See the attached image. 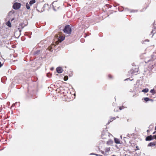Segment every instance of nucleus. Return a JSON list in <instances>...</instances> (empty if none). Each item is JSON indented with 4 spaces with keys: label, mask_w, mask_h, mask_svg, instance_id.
I'll list each match as a JSON object with an SVG mask.
<instances>
[{
    "label": "nucleus",
    "mask_w": 156,
    "mask_h": 156,
    "mask_svg": "<svg viewBox=\"0 0 156 156\" xmlns=\"http://www.w3.org/2000/svg\"><path fill=\"white\" fill-rule=\"evenodd\" d=\"M56 38H57L58 41L61 42L65 39V37L62 35V33L59 32L58 34H56L55 36Z\"/></svg>",
    "instance_id": "f257e3e1"
},
{
    "label": "nucleus",
    "mask_w": 156,
    "mask_h": 156,
    "mask_svg": "<svg viewBox=\"0 0 156 156\" xmlns=\"http://www.w3.org/2000/svg\"><path fill=\"white\" fill-rule=\"evenodd\" d=\"M155 143L154 142H151L148 145V146H152L155 145Z\"/></svg>",
    "instance_id": "9b49d317"
},
{
    "label": "nucleus",
    "mask_w": 156,
    "mask_h": 156,
    "mask_svg": "<svg viewBox=\"0 0 156 156\" xmlns=\"http://www.w3.org/2000/svg\"><path fill=\"white\" fill-rule=\"evenodd\" d=\"M21 6V4L20 3L16 2L13 5V8L15 9H19Z\"/></svg>",
    "instance_id": "20e7f679"
},
{
    "label": "nucleus",
    "mask_w": 156,
    "mask_h": 156,
    "mask_svg": "<svg viewBox=\"0 0 156 156\" xmlns=\"http://www.w3.org/2000/svg\"><path fill=\"white\" fill-rule=\"evenodd\" d=\"M6 24L9 27H11V23L9 21H8L6 23Z\"/></svg>",
    "instance_id": "f8f14e48"
},
{
    "label": "nucleus",
    "mask_w": 156,
    "mask_h": 156,
    "mask_svg": "<svg viewBox=\"0 0 156 156\" xmlns=\"http://www.w3.org/2000/svg\"><path fill=\"white\" fill-rule=\"evenodd\" d=\"M155 130H156V126L155 127Z\"/></svg>",
    "instance_id": "c85d7f7f"
},
{
    "label": "nucleus",
    "mask_w": 156,
    "mask_h": 156,
    "mask_svg": "<svg viewBox=\"0 0 156 156\" xmlns=\"http://www.w3.org/2000/svg\"><path fill=\"white\" fill-rule=\"evenodd\" d=\"M68 77L67 76H66L64 77V80L65 81L67 80L68 79Z\"/></svg>",
    "instance_id": "f3484780"
},
{
    "label": "nucleus",
    "mask_w": 156,
    "mask_h": 156,
    "mask_svg": "<svg viewBox=\"0 0 156 156\" xmlns=\"http://www.w3.org/2000/svg\"><path fill=\"white\" fill-rule=\"evenodd\" d=\"M130 72L131 73V74H133V73H134V72H133V69H131V70H130Z\"/></svg>",
    "instance_id": "412c9836"
},
{
    "label": "nucleus",
    "mask_w": 156,
    "mask_h": 156,
    "mask_svg": "<svg viewBox=\"0 0 156 156\" xmlns=\"http://www.w3.org/2000/svg\"><path fill=\"white\" fill-rule=\"evenodd\" d=\"M116 119V118L115 117H111L110 119V120L108 121V123H110V122H112L114 120H115Z\"/></svg>",
    "instance_id": "9d476101"
},
{
    "label": "nucleus",
    "mask_w": 156,
    "mask_h": 156,
    "mask_svg": "<svg viewBox=\"0 0 156 156\" xmlns=\"http://www.w3.org/2000/svg\"><path fill=\"white\" fill-rule=\"evenodd\" d=\"M152 139V136L151 135L147 136L145 140L146 141L151 140Z\"/></svg>",
    "instance_id": "6e6552de"
},
{
    "label": "nucleus",
    "mask_w": 156,
    "mask_h": 156,
    "mask_svg": "<svg viewBox=\"0 0 156 156\" xmlns=\"http://www.w3.org/2000/svg\"><path fill=\"white\" fill-rule=\"evenodd\" d=\"M109 133L107 131H103L101 134V137L103 139H106L107 138L108 136Z\"/></svg>",
    "instance_id": "7ed1b4c3"
},
{
    "label": "nucleus",
    "mask_w": 156,
    "mask_h": 156,
    "mask_svg": "<svg viewBox=\"0 0 156 156\" xmlns=\"http://www.w3.org/2000/svg\"><path fill=\"white\" fill-rule=\"evenodd\" d=\"M113 141L111 140H109L106 142V144L108 145H112L113 144Z\"/></svg>",
    "instance_id": "0eeeda50"
},
{
    "label": "nucleus",
    "mask_w": 156,
    "mask_h": 156,
    "mask_svg": "<svg viewBox=\"0 0 156 156\" xmlns=\"http://www.w3.org/2000/svg\"><path fill=\"white\" fill-rule=\"evenodd\" d=\"M56 71L57 73H60L62 72L63 70L61 67H59L56 68Z\"/></svg>",
    "instance_id": "39448f33"
},
{
    "label": "nucleus",
    "mask_w": 156,
    "mask_h": 156,
    "mask_svg": "<svg viewBox=\"0 0 156 156\" xmlns=\"http://www.w3.org/2000/svg\"><path fill=\"white\" fill-rule=\"evenodd\" d=\"M153 137H154V138L156 139V135H154L153 136Z\"/></svg>",
    "instance_id": "b1692460"
},
{
    "label": "nucleus",
    "mask_w": 156,
    "mask_h": 156,
    "mask_svg": "<svg viewBox=\"0 0 156 156\" xmlns=\"http://www.w3.org/2000/svg\"><path fill=\"white\" fill-rule=\"evenodd\" d=\"M150 92L151 93L153 94H154L155 93L154 91V89H152L150 90Z\"/></svg>",
    "instance_id": "a211bd4d"
},
{
    "label": "nucleus",
    "mask_w": 156,
    "mask_h": 156,
    "mask_svg": "<svg viewBox=\"0 0 156 156\" xmlns=\"http://www.w3.org/2000/svg\"><path fill=\"white\" fill-rule=\"evenodd\" d=\"M101 153H102V154H104V151H102V152H101Z\"/></svg>",
    "instance_id": "a878e982"
},
{
    "label": "nucleus",
    "mask_w": 156,
    "mask_h": 156,
    "mask_svg": "<svg viewBox=\"0 0 156 156\" xmlns=\"http://www.w3.org/2000/svg\"><path fill=\"white\" fill-rule=\"evenodd\" d=\"M124 108V107L123 106L119 107V108L120 110H122V109Z\"/></svg>",
    "instance_id": "6ab92c4d"
},
{
    "label": "nucleus",
    "mask_w": 156,
    "mask_h": 156,
    "mask_svg": "<svg viewBox=\"0 0 156 156\" xmlns=\"http://www.w3.org/2000/svg\"><path fill=\"white\" fill-rule=\"evenodd\" d=\"M114 140L115 142L117 144H120V141L119 139L116 138H114Z\"/></svg>",
    "instance_id": "423d86ee"
},
{
    "label": "nucleus",
    "mask_w": 156,
    "mask_h": 156,
    "mask_svg": "<svg viewBox=\"0 0 156 156\" xmlns=\"http://www.w3.org/2000/svg\"><path fill=\"white\" fill-rule=\"evenodd\" d=\"M36 2L35 0H32L30 1L29 4L30 5H32L33 4Z\"/></svg>",
    "instance_id": "1a4fd4ad"
},
{
    "label": "nucleus",
    "mask_w": 156,
    "mask_h": 156,
    "mask_svg": "<svg viewBox=\"0 0 156 156\" xmlns=\"http://www.w3.org/2000/svg\"><path fill=\"white\" fill-rule=\"evenodd\" d=\"M148 88H145V89H144L142 90V92L147 93L148 92Z\"/></svg>",
    "instance_id": "4468645a"
},
{
    "label": "nucleus",
    "mask_w": 156,
    "mask_h": 156,
    "mask_svg": "<svg viewBox=\"0 0 156 156\" xmlns=\"http://www.w3.org/2000/svg\"><path fill=\"white\" fill-rule=\"evenodd\" d=\"M29 5L30 4H29L28 3H27L26 4V6L27 9H30V6H29Z\"/></svg>",
    "instance_id": "dca6fc26"
},
{
    "label": "nucleus",
    "mask_w": 156,
    "mask_h": 156,
    "mask_svg": "<svg viewBox=\"0 0 156 156\" xmlns=\"http://www.w3.org/2000/svg\"><path fill=\"white\" fill-rule=\"evenodd\" d=\"M96 155H97V156H98V155H99L100 156H102V155H98V154H96Z\"/></svg>",
    "instance_id": "393cba45"
},
{
    "label": "nucleus",
    "mask_w": 156,
    "mask_h": 156,
    "mask_svg": "<svg viewBox=\"0 0 156 156\" xmlns=\"http://www.w3.org/2000/svg\"><path fill=\"white\" fill-rule=\"evenodd\" d=\"M64 33L70 34L71 32V29L69 25H66L63 30Z\"/></svg>",
    "instance_id": "f03ea898"
},
{
    "label": "nucleus",
    "mask_w": 156,
    "mask_h": 156,
    "mask_svg": "<svg viewBox=\"0 0 156 156\" xmlns=\"http://www.w3.org/2000/svg\"><path fill=\"white\" fill-rule=\"evenodd\" d=\"M116 118H119V117L118 116H117L116 117Z\"/></svg>",
    "instance_id": "cd10ccee"
},
{
    "label": "nucleus",
    "mask_w": 156,
    "mask_h": 156,
    "mask_svg": "<svg viewBox=\"0 0 156 156\" xmlns=\"http://www.w3.org/2000/svg\"><path fill=\"white\" fill-rule=\"evenodd\" d=\"M2 66L1 62L0 61V68Z\"/></svg>",
    "instance_id": "4be33fe9"
},
{
    "label": "nucleus",
    "mask_w": 156,
    "mask_h": 156,
    "mask_svg": "<svg viewBox=\"0 0 156 156\" xmlns=\"http://www.w3.org/2000/svg\"><path fill=\"white\" fill-rule=\"evenodd\" d=\"M144 99L146 102L151 100V99H149L148 98H145Z\"/></svg>",
    "instance_id": "2eb2a0df"
},
{
    "label": "nucleus",
    "mask_w": 156,
    "mask_h": 156,
    "mask_svg": "<svg viewBox=\"0 0 156 156\" xmlns=\"http://www.w3.org/2000/svg\"><path fill=\"white\" fill-rule=\"evenodd\" d=\"M110 147H107L105 148V153H107L110 150Z\"/></svg>",
    "instance_id": "ddd939ff"
},
{
    "label": "nucleus",
    "mask_w": 156,
    "mask_h": 156,
    "mask_svg": "<svg viewBox=\"0 0 156 156\" xmlns=\"http://www.w3.org/2000/svg\"><path fill=\"white\" fill-rule=\"evenodd\" d=\"M108 77L110 79H111L112 78V75H111V74H109L108 75Z\"/></svg>",
    "instance_id": "aec40b11"
},
{
    "label": "nucleus",
    "mask_w": 156,
    "mask_h": 156,
    "mask_svg": "<svg viewBox=\"0 0 156 156\" xmlns=\"http://www.w3.org/2000/svg\"><path fill=\"white\" fill-rule=\"evenodd\" d=\"M155 133V131L153 133V134H154Z\"/></svg>",
    "instance_id": "bb28decb"
},
{
    "label": "nucleus",
    "mask_w": 156,
    "mask_h": 156,
    "mask_svg": "<svg viewBox=\"0 0 156 156\" xmlns=\"http://www.w3.org/2000/svg\"><path fill=\"white\" fill-rule=\"evenodd\" d=\"M136 149L137 150H139V147H138V146H136Z\"/></svg>",
    "instance_id": "5701e85b"
}]
</instances>
